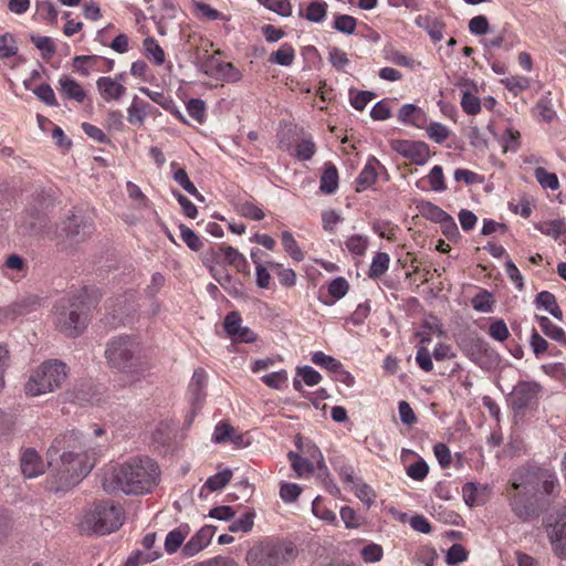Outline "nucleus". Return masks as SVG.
Here are the masks:
<instances>
[{
    "label": "nucleus",
    "instance_id": "obj_49",
    "mask_svg": "<svg viewBox=\"0 0 566 566\" xmlns=\"http://www.w3.org/2000/svg\"><path fill=\"white\" fill-rule=\"evenodd\" d=\"M461 107L467 114L476 115L481 111V101L469 91H464L461 97Z\"/></svg>",
    "mask_w": 566,
    "mask_h": 566
},
{
    "label": "nucleus",
    "instance_id": "obj_15",
    "mask_svg": "<svg viewBox=\"0 0 566 566\" xmlns=\"http://www.w3.org/2000/svg\"><path fill=\"white\" fill-rule=\"evenodd\" d=\"M62 230L69 240L80 243L94 232V224L84 216L72 214L64 221Z\"/></svg>",
    "mask_w": 566,
    "mask_h": 566
},
{
    "label": "nucleus",
    "instance_id": "obj_1",
    "mask_svg": "<svg viewBox=\"0 0 566 566\" xmlns=\"http://www.w3.org/2000/svg\"><path fill=\"white\" fill-rule=\"evenodd\" d=\"M160 481V469L148 457H135L113 468L102 480L105 492L120 491L127 495H143L154 491Z\"/></svg>",
    "mask_w": 566,
    "mask_h": 566
},
{
    "label": "nucleus",
    "instance_id": "obj_11",
    "mask_svg": "<svg viewBox=\"0 0 566 566\" xmlns=\"http://www.w3.org/2000/svg\"><path fill=\"white\" fill-rule=\"evenodd\" d=\"M66 452H72V455L88 453L86 451V446L83 442L82 434L78 431L72 430L54 439L48 450V455L50 458L49 463L52 465L54 457H60V454H65Z\"/></svg>",
    "mask_w": 566,
    "mask_h": 566
},
{
    "label": "nucleus",
    "instance_id": "obj_38",
    "mask_svg": "<svg viewBox=\"0 0 566 566\" xmlns=\"http://www.w3.org/2000/svg\"><path fill=\"white\" fill-rule=\"evenodd\" d=\"M312 512L313 514L325 521L328 524H336L337 517L334 511L327 509L324 503L323 499L321 496H316L315 500L312 503Z\"/></svg>",
    "mask_w": 566,
    "mask_h": 566
},
{
    "label": "nucleus",
    "instance_id": "obj_53",
    "mask_svg": "<svg viewBox=\"0 0 566 566\" xmlns=\"http://www.w3.org/2000/svg\"><path fill=\"white\" fill-rule=\"evenodd\" d=\"M521 134L513 127H507L503 134V148L504 151L515 153L520 148Z\"/></svg>",
    "mask_w": 566,
    "mask_h": 566
},
{
    "label": "nucleus",
    "instance_id": "obj_9",
    "mask_svg": "<svg viewBox=\"0 0 566 566\" xmlns=\"http://www.w3.org/2000/svg\"><path fill=\"white\" fill-rule=\"evenodd\" d=\"M510 496L512 512L522 521L530 522L539 516L542 512L541 497H535L531 492L522 489Z\"/></svg>",
    "mask_w": 566,
    "mask_h": 566
},
{
    "label": "nucleus",
    "instance_id": "obj_45",
    "mask_svg": "<svg viewBox=\"0 0 566 566\" xmlns=\"http://www.w3.org/2000/svg\"><path fill=\"white\" fill-rule=\"evenodd\" d=\"M312 361L315 365H318V366L327 369L331 373H334L335 370H339L340 364H342L339 360L335 359L332 356L324 354L323 352H315L312 355Z\"/></svg>",
    "mask_w": 566,
    "mask_h": 566
},
{
    "label": "nucleus",
    "instance_id": "obj_27",
    "mask_svg": "<svg viewBox=\"0 0 566 566\" xmlns=\"http://www.w3.org/2000/svg\"><path fill=\"white\" fill-rule=\"evenodd\" d=\"M416 209L423 218L436 223L443 221L449 214L439 206L426 200L416 201Z\"/></svg>",
    "mask_w": 566,
    "mask_h": 566
},
{
    "label": "nucleus",
    "instance_id": "obj_34",
    "mask_svg": "<svg viewBox=\"0 0 566 566\" xmlns=\"http://www.w3.org/2000/svg\"><path fill=\"white\" fill-rule=\"evenodd\" d=\"M390 258L386 252H377L371 261L368 276L370 279H378L384 275L389 268Z\"/></svg>",
    "mask_w": 566,
    "mask_h": 566
},
{
    "label": "nucleus",
    "instance_id": "obj_10",
    "mask_svg": "<svg viewBox=\"0 0 566 566\" xmlns=\"http://www.w3.org/2000/svg\"><path fill=\"white\" fill-rule=\"evenodd\" d=\"M36 205L30 206L27 209L28 221L25 224L27 230L30 234H41L46 231L48 218L45 211L52 205L50 196H45L43 192L38 193L34 198Z\"/></svg>",
    "mask_w": 566,
    "mask_h": 566
},
{
    "label": "nucleus",
    "instance_id": "obj_44",
    "mask_svg": "<svg viewBox=\"0 0 566 566\" xmlns=\"http://www.w3.org/2000/svg\"><path fill=\"white\" fill-rule=\"evenodd\" d=\"M268 265L276 272L279 275L280 282L284 286H293L296 283V274L292 269H283L280 263L276 262H268Z\"/></svg>",
    "mask_w": 566,
    "mask_h": 566
},
{
    "label": "nucleus",
    "instance_id": "obj_35",
    "mask_svg": "<svg viewBox=\"0 0 566 566\" xmlns=\"http://www.w3.org/2000/svg\"><path fill=\"white\" fill-rule=\"evenodd\" d=\"M174 180L197 200L205 201V197L197 190L184 168H178L174 171Z\"/></svg>",
    "mask_w": 566,
    "mask_h": 566
},
{
    "label": "nucleus",
    "instance_id": "obj_41",
    "mask_svg": "<svg viewBox=\"0 0 566 566\" xmlns=\"http://www.w3.org/2000/svg\"><path fill=\"white\" fill-rule=\"evenodd\" d=\"M255 514L253 512H247L238 520L232 521L229 525V531L232 533H248L252 530L254 525Z\"/></svg>",
    "mask_w": 566,
    "mask_h": 566
},
{
    "label": "nucleus",
    "instance_id": "obj_6",
    "mask_svg": "<svg viewBox=\"0 0 566 566\" xmlns=\"http://www.w3.org/2000/svg\"><path fill=\"white\" fill-rule=\"evenodd\" d=\"M67 376V366L60 360H49L34 370L25 384V394L40 396L62 386Z\"/></svg>",
    "mask_w": 566,
    "mask_h": 566
},
{
    "label": "nucleus",
    "instance_id": "obj_24",
    "mask_svg": "<svg viewBox=\"0 0 566 566\" xmlns=\"http://www.w3.org/2000/svg\"><path fill=\"white\" fill-rule=\"evenodd\" d=\"M376 164H379V161L375 157H371L367 161V164L365 165V167L363 168V170L360 171L356 179V191H364L376 182L378 177L375 167Z\"/></svg>",
    "mask_w": 566,
    "mask_h": 566
},
{
    "label": "nucleus",
    "instance_id": "obj_46",
    "mask_svg": "<svg viewBox=\"0 0 566 566\" xmlns=\"http://www.w3.org/2000/svg\"><path fill=\"white\" fill-rule=\"evenodd\" d=\"M179 230L182 241L187 244V247L190 250L199 251L202 248L203 243L201 239L189 227L180 224Z\"/></svg>",
    "mask_w": 566,
    "mask_h": 566
},
{
    "label": "nucleus",
    "instance_id": "obj_63",
    "mask_svg": "<svg viewBox=\"0 0 566 566\" xmlns=\"http://www.w3.org/2000/svg\"><path fill=\"white\" fill-rule=\"evenodd\" d=\"M34 95L49 106H57L55 94L49 84H41L33 90Z\"/></svg>",
    "mask_w": 566,
    "mask_h": 566
},
{
    "label": "nucleus",
    "instance_id": "obj_56",
    "mask_svg": "<svg viewBox=\"0 0 566 566\" xmlns=\"http://www.w3.org/2000/svg\"><path fill=\"white\" fill-rule=\"evenodd\" d=\"M427 134L430 139L434 140L438 144L443 143L449 137V129L447 126L442 125L438 122H432L427 127Z\"/></svg>",
    "mask_w": 566,
    "mask_h": 566
},
{
    "label": "nucleus",
    "instance_id": "obj_19",
    "mask_svg": "<svg viewBox=\"0 0 566 566\" xmlns=\"http://www.w3.org/2000/svg\"><path fill=\"white\" fill-rule=\"evenodd\" d=\"M20 465L23 475L28 479L35 478L45 470L44 462L34 449H27L22 453Z\"/></svg>",
    "mask_w": 566,
    "mask_h": 566
},
{
    "label": "nucleus",
    "instance_id": "obj_18",
    "mask_svg": "<svg viewBox=\"0 0 566 566\" xmlns=\"http://www.w3.org/2000/svg\"><path fill=\"white\" fill-rule=\"evenodd\" d=\"M40 305V298L36 295L23 296L4 308L3 316L6 318L15 319L18 316L38 311Z\"/></svg>",
    "mask_w": 566,
    "mask_h": 566
},
{
    "label": "nucleus",
    "instance_id": "obj_60",
    "mask_svg": "<svg viewBox=\"0 0 566 566\" xmlns=\"http://www.w3.org/2000/svg\"><path fill=\"white\" fill-rule=\"evenodd\" d=\"M188 114L199 123L203 122L206 115V103L200 98H191L186 105Z\"/></svg>",
    "mask_w": 566,
    "mask_h": 566
},
{
    "label": "nucleus",
    "instance_id": "obj_21",
    "mask_svg": "<svg viewBox=\"0 0 566 566\" xmlns=\"http://www.w3.org/2000/svg\"><path fill=\"white\" fill-rule=\"evenodd\" d=\"M207 386V373L202 368H198L193 371L190 380L188 392L191 401L196 407H200L205 400L206 394L205 388Z\"/></svg>",
    "mask_w": 566,
    "mask_h": 566
},
{
    "label": "nucleus",
    "instance_id": "obj_50",
    "mask_svg": "<svg viewBox=\"0 0 566 566\" xmlns=\"http://www.w3.org/2000/svg\"><path fill=\"white\" fill-rule=\"evenodd\" d=\"M259 2L282 17L292 14V6L289 0H259Z\"/></svg>",
    "mask_w": 566,
    "mask_h": 566
},
{
    "label": "nucleus",
    "instance_id": "obj_5",
    "mask_svg": "<svg viewBox=\"0 0 566 566\" xmlns=\"http://www.w3.org/2000/svg\"><path fill=\"white\" fill-rule=\"evenodd\" d=\"M140 344L135 337L119 335L107 343L105 358L109 367L123 373H134L140 365Z\"/></svg>",
    "mask_w": 566,
    "mask_h": 566
},
{
    "label": "nucleus",
    "instance_id": "obj_2",
    "mask_svg": "<svg viewBox=\"0 0 566 566\" xmlns=\"http://www.w3.org/2000/svg\"><path fill=\"white\" fill-rule=\"evenodd\" d=\"M94 306L84 293L62 297L54 305L53 324L65 336L75 338L86 329Z\"/></svg>",
    "mask_w": 566,
    "mask_h": 566
},
{
    "label": "nucleus",
    "instance_id": "obj_7",
    "mask_svg": "<svg viewBox=\"0 0 566 566\" xmlns=\"http://www.w3.org/2000/svg\"><path fill=\"white\" fill-rule=\"evenodd\" d=\"M59 462L55 468L56 491L64 490L76 485L85 478L94 467L90 461L88 453H78L72 455V452L60 454Z\"/></svg>",
    "mask_w": 566,
    "mask_h": 566
},
{
    "label": "nucleus",
    "instance_id": "obj_58",
    "mask_svg": "<svg viewBox=\"0 0 566 566\" xmlns=\"http://www.w3.org/2000/svg\"><path fill=\"white\" fill-rule=\"evenodd\" d=\"M429 473V465L423 459H420L411 463L407 468V474L409 478L416 481H422Z\"/></svg>",
    "mask_w": 566,
    "mask_h": 566
},
{
    "label": "nucleus",
    "instance_id": "obj_14",
    "mask_svg": "<svg viewBox=\"0 0 566 566\" xmlns=\"http://www.w3.org/2000/svg\"><path fill=\"white\" fill-rule=\"evenodd\" d=\"M546 527L555 554L566 557V506L557 511L555 522H547Z\"/></svg>",
    "mask_w": 566,
    "mask_h": 566
},
{
    "label": "nucleus",
    "instance_id": "obj_62",
    "mask_svg": "<svg viewBox=\"0 0 566 566\" xmlns=\"http://www.w3.org/2000/svg\"><path fill=\"white\" fill-rule=\"evenodd\" d=\"M375 97L376 94L369 91H359L356 93L350 92V104L355 109L363 111Z\"/></svg>",
    "mask_w": 566,
    "mask_h": 566
},
{
    "label": "nucleus",
    "instance_id": "obj_25",
    "mask_svg": "<svg viewBox=\"0 0 566 566\" xmlns=\"http://www.w3.org/2000/svg\"><path fill=\"white\" fill-rule=\"evenodd\" d=\"M190 527L188 524H180L178 527L170 531L165 538V549L168 554L176 553L182 545L188 536Z\"/></svg>",
    "mask_w": 566,
    "mask_h": 566
},
{
    "label": "nucleus",
    "instance_id": "obj_59",
    "mask_svg": "<svg viewBox=\"0 0 566 566\" xmlns=\"http://www.w3.org/2000/svg\"><path fill=\"white\" fill-rule=\"evenodd\" d=\"M349 290V284L346 279L339 276L332 280L328 284V293L335 298L344 297Z\"/></svg>",
    "mask_w": 566,
    "mask_h": 566
},
{
    "label": "nucleus",
    "instance_id": "obj_3",
    "mask_svg": "<svg viewBox=\"0 0 566 566\" xmlns=\"http://www.w3.org/2000/svg\"><path fill=\"white\" fill-rule=\"evenodd\" d=\"M124 522V511L112 501H101L87 510L78 527L84 534L104 535L118 530Z\"/></svg>",
    "mask_w": 566,
    "mask_h": 566
},
{
    "label": "nucleus",
    "instance_id": "obj_51",
    "mask_svg": "<svg viewBox=\"0 0 566 566\" xmlns=\"http://www.w3.org/2000/svg\"><path fill=\"white\" fill-rule=\"evenodd\" d=\"M316 153V145L312 139H302L295 147V157L300 160L307 161Z\"/></svg>",
    "mask_w": 566,
    "mask_h": 566
},
{
    "label": "nucleus",
    "instance_id": "obj_28",
    "mask_svg": "<svg viewBox=\"0 0 566 566\" xmlns=\"http://www.w3.org/2000/svg\"><path fill=\"white\" fill-rule=\"evenodd\" d=\"M327 3L322 0H313L308 3L305 12L300 10L298 15L304 17L307 21L321 23L325 20L327 14Z\"/></svg>",
    "mask_w": 566,
    "mask_h": 566
},
{
    "label": "nucleus",
    "instance_id": "obj_37",
    "mask_svg": "<svg viewBox=\"0 0 566 566\" xmlns=\"http://www.w3.org/2000/svg\"><path fill=\"white\" fill-rule=\"evenodd\" d=\"M281 240L284 250L293 260L300 262L304 259V253L300 249L297 242L295 241L293 234L290 231H283Z\"/></svg>",
    "mask_w": 566,
    "mask_h": 566
},
{
    "label": "nucleus",
    "instance_id": "obj_40",
    "mask_svg": "<svg viewBox=\"0 0 566 566\" xmlns=\"http://www.w3.org/2000/svg\"><path fill=\"white\" fill-rule=\"evenodd\" d=\"M357 20L348 14H337L333 23V28L345 34H353L356 30Z\"/></svg>",
    "mask_w": 566,
    "mask_h": 566
},
{
    "label": "nucleus",
    "instance_id": "obj_20",
    "mask_svg": "<svg viewBox=\"0 0 566 566\" xmlns=\"http://www.w3.org/2000/svg\"><path fill=\"white\" fill-rule=\"evenodd\" d=\"M96 85L105 101H118L126 93V87L113 77L102 76L96 81Z\"/></svg>",
    "mask_w": 566,
    "mask_h": 566
},
{
    "label": "nucleus",
    "instance_id": "obj_32",
    "mask_svg": "<svg viewBox=\"0 0 566 566\" xmlns=\"http://www.w3.org/2000/svg\"><path fill=\"white\" fill-rule=\"evenodd\" d=\"M369 245V238L363 234H353L345 241L347 251L354 255L363 256Z\"/></svg>",
    "mask_w": 566,
    "mask_h": 566
},
{
    "label": "nucleus",
    "instance_id": "obj_30",
    "mask_svg": "<svg viewBox=\"0 0 566 566\" xmlns=\"http://www.w3.org/2000/svg\"><path fill=\"white\" fill-rule=\"evenodd\" d=\"M536 319L539 324L542 332L549 337L551 339L566 345V333L563 328L553 324V322L547 316L536 315Z\"/></svg>",
    "mask_w": 566,
    "mask_h": 566
},
{
    "label": "nucleus",
    "instance_id": "obj_43",
    "mask_svg": "<svg viewBox=\"0 0 566 566\" xmlns=\"http://www.w3.org/2000/svg\"><path fill=\"white\" fill-rule=\"evenodd\" d=\"M99 60L97 55H77L73 59V66L83 76L90 75V69Z\"/></svg>",
    "mask_w": 566,
    "mask_h": 566
},
{
    "label": "nucleus",
    "instance_id": "obj_8",
    "mask_svg": "<svg viewBox=\"0 0 566 566\" xmlns=\"http://www.w3.org/2000/svg\"><path fill=\"white\" fill-rule=\"evenodd\" d=\"M294 556L292 543L265 541L253 545L247 553L249 566H280Z\"/></svg>",
    "mask_w": 566,
    "mask_h": 566
},
{
    "label": "nucleus",
    "instance_id": "obj_17",
    "mask_svg": "<svg viewBox=\"0 0 566 566\" xmlns=\"http://www.w3.org/2000/svg\"><path fill=\"white\" fill-rule=\"evenodd\" d=\"M212 525L202 526L191 538L182 546L181 553L185 557H192L206 548L216 533Z\"/></svg>",
    "mask_w": 566,
    "mask_h": 566
},
{
    "label": "nucleus",
    "instance_id": "obj_57",
    "mask_svg": "<svg viewBox=\"0 0 566 566\" xmlns=\"http://www.w3.org/2000/svg\"><path fill=\"white\" fill-rule=\"evenodd\" d=\"M502 83L505 87L512 92L514 95H517L522 91H525L530 86V80L525 76H512L505 80H502Z\"/></svg>",
    "mask_w": 566,
    "mask_h": 566
},
{
    "label": "nucleus",
    "instance_id": "obj_29",
    "mask_svg": "<svg viewBox=\"0 0 566 566\" xmlns=\"http://www.w3.org/2000/svg\"><path fill=\"white\" fill-rule=\"evenodd\" d=\"M338 188V171L333 164H327L319 180V189L326 195L334 193Z\"/></svg>",
    "mask_w": 566,
    "mask_h": 566
},
{
    "label": "nucleus",
    "instance_id": "obj_42",
    "mask_svg": "<svg viewBox=\"0 0 566 566\" xmlns=\"http://www.w3.org/2000/svg\"><path fill=\"white\" fill-rule=\"evenodd\" d=\"M293 470L297 473V475H302L304 473H313L314 472V465L312 462H310L307 459L302 458L297 453L290 451L287 454Z\"/></svg>",
    "mask_w": 566,
    "mask_h": 566
},
{
    "label": "nucleus",
    "instance_id": "obj_36",
    "mask_svg": "<svg viewBox=\"0 0 566 566\" xmlns=\"http://www.w3.org/2000/svg\"><path fill=\"white\" fill-rule=\"evenodd\" d=\"M536 181L544 188L551 190H557L559 188V181L554 172H548L543 167H537L534 170Z\"/></svg>",
    "mask_w": 566,
    "mask_h": 566
},
{
    "label": "nucleus",
    "instance_id": "obj_16",
    "mask_svg": "<svg viewBox=\"0 0 566 566\" xmlns=\"http://www.w3.org/2000/svg\"><path fill=\"white\" fill-rule=\"evenodd\" d=\"M241 252L231 245H220L218 248H212L207 251L202 256V263L209 269V265H213L214 263H222L226 265L233 266L239 258H241Z\"/></svg>",
    "mask_w": 566,
    "mask_h": 566
},
{
    "label": "nucleus",
    "instance_id": "obj_54",
    "mask_svg": "<svg viewBox=\"0 0 566 566\" xmlns=\"http://www.w3.org/2000/svg\"><path fill=\"white\" fill-rule=\"evenodd\" d=\"M428 181L431 186V189L437 192H442L447 189L444 182L443 170L441 166H433L428 175Z\"/></svg>",
    "mask_w": 566,
    "mask_h": 566
},
{
    "label": "nucleus",
    "instance_id": "obj_52",
    "mask_svg": "<svg viewBox=\"0 0 566 566\" xmlns=\"http://www.w3.org/2000/svg\"><path fill=\"white\" fill-rule=\"evenodd\" d=\"M538 230L546 235H549L554 239H558L565 231V223L563 220H552L548 222L543 223L538 227Z\"/></svg>",
    "mask_w": 566,
    "mask_h": 566
},
{
    "label": "nucleus",
    "instance_id": "obj_13",
    "mask_svg": "<svg viewBox=\"0 0 566 566\" xmlns=\"http://www.w3.org/2000/svg\"><path fill=\"white\" fill-rule=\"evenodd\" d=\"M391 147L415 165L422 166L430 157L429 146L423 142L397 139L391 142Z\"/></svg>",
    "mask_w": 566,
    "mask_h": 566
},
{
    "label": "nucleus",
    "instance_id": "obj_61",
    "mask_svg": "<svg viewBox=\"0 0 566 566\" xmlns=\"http://www.w3.org/2000/svg\"><path fill=\"white\" fill-rule=\"evenodd\" d=\"M238 211L242 217L249 218L251 220L259 221L264 218V212L262 211V209H260L250 201L240 203L238 207Z\"/></svg>",
    "mask_w": 566,
    "mask_h": 566
},
{
    "label": "nucleus",
    "instance_id": "obj_47",
    "mask_svg": "<svg viewBox=\"0 0 566 566\" xmlns=\"http://www.w3.org/2000/svg\"><path fill=\"white\" fill-rule=\"evenodd\" d=\"M193 6H195L196 14L200 19H205L208 21H214V20H219V19L228 20L221 12L213 9L209 4H206L202 2H195Z\"/></svg>",
    "mask_w": 566,
    "mask_h": 566
},
{
    "label": "nucleus",
    "instance_id": "obj_48",
    "mask_svg": "<svg viewBox=\"0 0 566 566\" xmlns=\"http://www.w3.org/2000/svg\"><path fill=\"white\" fill-rule=\"evenodd\" d=\"M31 41L42 52L44 59H50L55 53V44L51 38L31 35Z\"/></svg>",
    "mask_w": 566,
    "mask_h": 566
},
{
    "label": "nucleus",
    "instance_id": "obj_22",
    "mask_svg": "<svg viewBox=\"0 0 566 566\" xmlns=\"http://www.w3.org/2000/svg\"><path fill=\"white\" fill-rule=\"evenodd\" d=\"M209 273L231 296L239 297L243 294V285L228 272H221L214 265H209Z\"/></svg>",
    "mask_w": 566,
    "mask_h": 566
},
{
    "label": "nucleus",
    "instance_id": "obj_39",
    "mask_svg": "<svg viewBox=\"0 0 566 566\" xmlns=\"http://www.w3.org/2000/svg\"><path fill=\"white\" fill-rule=\"evenodd\" d=\"M231 478V470L218 472L206 481L205 488H207L211 492L222 490L230 482Z\"/></svg>",
    "mask_w": 566,
    "mask_h": 566
},
{
    "label": "nucleus",
    "instance_id": "obj_4",
    "mask_svg": "<svg viewBox=\"0 0 566 566\" xmlns=\"http://www.w3.org/2000/svg\"><path fill=\"white\" fill-rule=\"evenodd\" d=\"M512 489H522L525 492H531L535 497L546 495L554 499L560 492V484L553 470L542 467H531L523 470L518 476L514 478Z\"/></svg>",
    "mask_w": 566,
    "mask_h": 566
},
{
    "label": "nucleus",
    "instance_id": "obj_12",
    "mask_svg": "<svg viewBox=\"0 0 566 566\" xmlns=\"http://www.w3.org/2000/svg\"><path fill=\"white\" fill-rule=\"evenodd\" d=\"M539 385L534 381H520L510 396V405L514 412H523L537 399Z\"/></svg>",
    "mask_w": 566,
    "mask_h": 566
},
{
    "label": "nucleus",
    "instance_id": "obj_23",
    "mask_svg": "<svg viewBox=\"0 0 566 566\" xmlns=\"http://www.w3.org/2000/svg\"><path fill=\"white\" fill-rule=\"evenodd\" d=\"M60 92L67 98L77 103H83L86 98V93L82 85L69 75H62L59 78Z\"/></svg>",
    "mask_w": 566,
    "mask_h": 566
},
{
    "label": "nucleus",
    "instance_id": "obj_55",
    "mask_svg": "<svg viewBox=\"0 0 566 566\" xmlns=\"http://www.w3.org/2000/svg\"><path fill=\"white\" fill-rule=\"evenodd\" d=\"M18 53V46L13 36L9 33L0 35V57L8 59Z\"/></svg>",
    "mask_w": 566,
    "mask_h": 566
},
{
    "label": "nucleus",
    "instance_id": "obj_64",
    "mask_svg": "<svg viewBox=\"0 0 566 566\" xmlns=\"http://www.w3.org/2000/svg\"><path fill=\"white\" fill-rule=\"evenodd\" d=\"M489 335L497 342H504L509 338L510 332L503 319H496L491 323Z\"/></svg>",
    "mask_w": 566,
    "mask_h": 566
},
{
    "label": "nucleus",
    "instance_id": "obj_31",
    "mask_svg": "<svg viewBox=\"0 0 566 566\" xmlns=\"http://www.w3.org/2000/svg\"><path fill=\"white\" fill-rule=\"evenodd\" d=\"M143 46L145 55L148 59H153L156 65H161L165 62V52L155 38L147 36L143 41Z\"/></svg>",
    "mask_w": 566,
    "mask_h": 566
},
{
    "label": "nucleus",
    "instance_id": "obj_33",
    "mask_svg": "<svg viewBox=\"0 0 566 566\" xmlns=\"http://www.w3.org/2000/svg\"><path fill=\"white\" fill-rule=\"evenodd\" d=\"M295 51L293 46L289 43H284L277 51L270 55L269 61L281 66H290L293 63Z\"/></svg>",
    "mask_w": 566,
    "mask_h": 566
},
{
    "label": "nucleus",
    "instance_id": "obj_26",
    "mask_svg": "<svg viewBox=\"0 0 566 566\" xmlns=\"http://www.w3.org/2000/svg\"><path fill=\"white\" fill-rule=\"evenodd\" d=\"M398 119L403 124L420 127L426 119L423 111L413 104H403L399 109Z\"/></svg>",
    "mask_w": 566,
    "mask_h": 566
}]
</instances>
